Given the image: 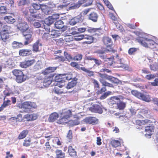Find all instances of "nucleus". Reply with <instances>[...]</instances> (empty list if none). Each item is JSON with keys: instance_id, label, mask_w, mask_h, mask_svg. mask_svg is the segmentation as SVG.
<instances>
[{"instance_id": "46", "label": "nucleus", "mask_w": 158, "mask_h": 158, "mask_svg": "<svg viewBox=\"0 0 158 158\" xmlns=\"http://www.w3.org/2000/svg\"><path fill=\"white\" fill-rule=\"evenodd\" d=\"M108 80H109L114 84H118L120 82V81L117 78L112 77L109 76Z\"/></svg>"}, {"instance_id": "20", "label": "nucleus", "mask_w": 158, "mask_h": 158, "mask_svg": "<svg viewBox=\"0 0 158 158\" xmlns=\"http://www.w3.org/2000/svg\"><path fill=\"white\" fill-rule=\"evenodd\" d=\"M91 33H94L93 35L99 36L103 33V30L100 28H93L89 30Z\"/></svg>"}, {"instance_id": "44", "label": "nucleus", "mask_w": 158, "mask_h": 158, "mask_svg": "<svg viewBox=\"0 0 158 158\" xmlns=\"http://www.w3.org/2000/svg\"><path fill=\"white\" fill-rule=\"evenodd\" d=\"M81 70L86 73L88 75L89 77L93 76L94 75L93 72L89 70L85 67L82 68Z\"/></svg>"}, {"instance_id": "22", "label": "nucleus", "mask_w": 158, "mask_h": 158, "mask_svg": "<svg viewBox=\"0 0 158 158\" xmlns=\"http://www.w3.org/2000/svg\"><path fill=\"white\" fill-rule=\"evenodd\" d=\"M31 6L33 8H31L29 10L31 14L36 13V10H40L41 8L40 5L36 3H32Z\"/></svg>"}, {"instance_id": "7", "label": "nucleus", "mask_w": 158, "mask_h": 158, "mask_svg": "<svg viewBox=\"0 0 158 158\" xmlns=\"http://www.w3.org/2000/svg\"><path fill=\"white\" fill-rule=\"evenodd\" d=\"M92 81L94 88L96 90H97L96 91L97 94L99 95L106 91V89L105 87H102L100 89H99L100 85L98 81L94 79H93Z\"/></svg>"}, {"instance_id": "45", "label": "nucleus", "mask_w": 158, "mask_h": 158, "mask_svg": "<svg viewBox=\"0 0 158 158\" xmlns=\"http://www.w3.org/2000/svg\"><path fill=\"white\" fill-rule=\"evenodd\" d=\"M4 99H6L7 96H9L10 94H13V93L9 89H6L3 92Z\"/></svg>"}, {"instance_id": "4", "label": "nucleus", "mask_w": 158, "mask_h": 158, "mask_svg": "<svg viewBox=\"0 0 158 158\" xmlns=\"http://www.w3.org/2000/svg\"><path fill=\"white\" fill-rule=\"evenodd\" d=\"M102 42L106 47V51L114 53L115 51L112 47L113 42L111 38L107 36H104L102 39Z\"/></svg>"}, {"instance_id": "17", "label": "nucleus", "mask_w": 158, "mask_h": 158, "mask_svg": "<svg viewBox=\"0 0 158 158\" xmlns=\"http://www.w3.org/2000/svg\"><path fill=\"white\" fill-rule=\"evenodd\" d=\"M57 85L54 88L53 90L54 92L57 94H60L62 93H64V91L61 88L65 86V84L64 83L58 84V83L57 84Z\"/></svg>"}, {"instance_id": "19", "label": "nucleus", "mask_w": 158, "mask_h": 158, "mask_svg": "<svg viewBox=\"0 0 158 158\" xmlns=\"http://www.w3.org/2000/svg\"><path fill=\"white\" fill-rule=\"evenodd\" d=\"M56 67H49L46 68L42 72V73L45 76L52 74V73L54 72L57 69Z\"/></svg>"}, {"instance_id": "6", "label": "nucleus", "mask_w": 158, "mask_h": 158, "mask_svg": "<svg viewBox=\"0 0 158 158\" xmlns=\"http://www.w3.org/2000/svg\"><path fill=\"white\" fill-rule=\"evenodd\" d=\"M33 34V31L31 28L29 30L27 31L26 32H24L22 34L25 37V41L24 42V45H27L32 41L33 40L32 38Z\"/></svg>"}, {"instance_id": "34", "label": "nucleus", "mask_w": 158, "mask_h": 158, "mask_svg": "<svg viewBox=\"0 0 158 158\" xmlns=\"http://www.w3.org/2000/svg\"><path fill=\"white\" fill-rule=\"evenodd\" d=\"M99 81L102 84V85L105 86L104 87H106V86H107L109 87H114L113 85L112 84L107 82L106 81L103 79H100Z\"/></svg>"}, {"instance_id": "28", "label": "nucleus", "mask_w": 158, "mask_h": 158, "mask_svg": "<svg viewBox=\"0 0 158 158\" xmlns=\"http://www.w3.org/2000/svg\"><path fill=\"white\" fill-rule=\"evenodd\" d=\"M40 18V16L38 15L30 14V15H28L26 17V18L29 22H31L34 21L35 20L36 18Z\"/></svg>"}, {"instance_id": "47", "label": "nucleus", "mask_w": 158, "mask_h": 158, "mask_svg": "<svg viewBox=\"0 0 158 158\" xmlns=\"http://www.w3.org/2000/svg\"><path fill=\"white\" fill-rule=\"evenodd\" d=\"M42 38L44 40L47 41L50 39L52 37L50 33H45L43 35Z\"/></svg>"}, {"instance_id": "36", "label": "nucleus", "mask_w": 158, "mask_h": 158, "mask_svg": "<svg viewBox=\"0 0 158 158\" xmlns=\"http://www.w3.org/2000/svg\"><path fill=\"white\" fill-rule=\"evenodd\" d=\"M55 153L56 155V158H64L65 157V153L63 152L61 150L57 149Z\"/></svg>"}, {"instance_id": "35", "label": "nucleus", "mask_w": 158, "mask_h": 158, "mask_svg": "<svg viewBox=\"0 0 158 158\" xmlns=\"http://www.w3.org/2000/svg\"><path fill=\"white\" fill-rule=\"evenodd\" d=\"M120 101L119 98L117 96H114L111 97L110 100V103L112 105L117 104L118 102Z\"/></svg>"}, {"instance_id": "53", "label": "nucleus", "mask_w": 158, "mask_h": 158, "mask_svg": "<svg viewBox=\"0 0 158 158\" xmlns=\"http://www.w3.org/2000/svg\"><path fill=\"white\" fill-rule=\"evenodd\" d=\"M31 139H25L23 143V145L25 147H28L31 144Z\"/></svg>"}, {"instance_id": "25", "label": "nucleus", "mask_w": 158, "mask_h": 158, "mask_svg": "<svg viewBox=\"0 0 158 158\" xmlns=\"http://www.w3.org/2000/svg\"><path fill=\"white\" fill-rule=\"evenodd\" d=\"M84 39L87 40V41L83 42L82 43L83 44H90L93 43L94 41V37L88 35H85Z\"/></svg>"}, {"instance_id": "13", "label": "nucleus", "mask_w": 158, "mask_h": 158, "mask_svg": "<svg viewBox=\"0 0 158 158\" xmlns=\"http://www.w3.org/2000/svg\"><path fill=\"white\" fill-rule=\"evenodd\" d=\"M151 124L149 126H146L145 127V131L146 132L145 136L147 137L150 138L152 135V133L154 131V127L152 124L151 125Z\"/></svg>"}, {"instance_id": "52", "label": "nucleus", "mask_w": 158, "mask_h": 158, "mask_svg": "<svg viewBox=\"0 0 158 158\" xmlns=\"http://www.w3.org/2000/svg\"><path fill=\"white\" fill-rule=\"evenodd\" d=\"M32 50L35 52L39 51V42H36L33 45Z\"/></svg>"}, {"instance_id": "32", "label": "nucleus", "mask_w": 158, "mask_h": 158, "mask_svg": "<svg viewBox=\"0 0 158 158\" xmlns=\"http://www.w3.org/2000/svg\"><path fill=\"white\" fill-rule=\"evenodd\" d=\"M52 38H56L60 35V31L56 30H52L50 33Z\"/></svg>"}, {"instance_id": "30", "label": "nucleus", "mask_w": 158, "mask_h": 158, "mask_svg": "<svg viewBox=\"0 0 158 158\" xmlns=\"http://www.w3.org/2000/svg\"><path fill=\"white\" fill-rule=\"evenodd\" d=\"M1 38L2 41L6 42L9 37V34L3 32H0Z\"/></svg>"}, {"instance_id": "8", "label": "nucleus", "mask_w": 158, "mask_h": 158, "mask_svg": "<svg viewBox=\"0 0 158 158\" xmlns=\"http://www.w3.org/2000/svg\"><path fill=\"white\" fill-rule=\"evenodd\" d=\"M34 103L29 102H25L18 104V106L20 108L27 110L31 109L32 108H34L33 106Z\"/></svg>"}, {"instance_id": "50", "label": "nucleus", "mask_w": 158, "mask_h": 158, "mask_svg": "<svg viewBox=\"0 0 158 158\" xmlns=\"http://www.w3.org/2000/svg\"><path fill=\"white\" fill-rule=\"evenodd\" d=\"M157 76H158V74H157V76L155 74H148L145 76V78L148 80H150L151 79H154Z\"/></svg>"}, {"instance_id": "41", "label": "nucleus", "mask_w": 158, "mask_h": 158, "mask_svg": "<svg viewBox=\"0 0 158 158\" xmlns=\"http://www.w3.org/2000/svg\"><path fill=\"white\" fill-rule=\"evenodd\" d=\"M110 144L111 146L114 148L117 147L120 145L119 141L115 139L112 140L110 142Z\"/></svg>"}, {"instance_id": "3", "label": "nucleus", "mask_w": 158, "mask_h": 158, "mask_svg": "<svg viewBox=\"0 0 158 158\" xmlns=\"http://www.w3.org/2000/svg\"><path fill=\"white\" fill-rule=\"evenodd\" d=\"M12 72L13 75L15 77V80L17 83H21L26 80L27 76L24 74L23 70L19 69H14Z\"/></svg>"}, {"instance_id": "1", "label": "nucleus", "mask_w": 158, "mask_h": 158, "mask_svg": "<svg viewBox=\"0 0 158 158\" xmlns=\"http://www.w3.org/2000/svg\"><path fill=\"white\" fill-rule=\"evenodd\" d=\"M59 114L60 117L57 121V123L59 124L64 125L67 123L68 120L72 116L71 110L67 109L62 110Z\"/></svg>"}, {"instance_id": "43", "label": "nucleus", "mask_w": 158, "mask_h": 158, "mask_svg": "<svg viewBox=\"0 0 158 158\" xmlns=\"http://www.w3.org/2000/svg\"><path fill=\"white\" fill-rule=\"evenodd\" d=\"M13 47L14 48H22L23 45L21 43H19L16 41H14L12 44Z\"/></svg>"}, {"instance_id": "63", "label": "nucleus", "mask_w": 158, "mask_h": 158, "mask_svg": "<svg viewBox=\"0 0 158 158\" xmlns=\"http://www.w3.org/2000/svg\"><path fill=\"white\" fill-rule=\"evenodd\" d=\"M65 56L66 58L69 61L73 60V58L69 54L67 53H66V54L65 55Z\"/></svg>"}, {"instance_id": "51", "label": "nucleus", "mask_w": 158, "mask_h": 158, "mask_svg": "<svg viewBox=\"0 0 158 158\" xmlns=\"http://www.w3.org/2000/svg\"><path fill=\"white\" fill-rule=\"evenodd\" d=\"M5 99H4V98H3V102L2 104L5 107L8 106L11 104V101L10 100L7 99L6 100Z\"/></svg>"}, {"instance_id": "26", "label": "nucleus", "mask_w": 158, "mask_h": 158, "mask_svg": "<svg viewBox=\"0 0 158 158\" xmlns=\"http://www.w3.org/2000/svg\"><path fill=\"white\" fill-rule=\"evenodd\" d=\"M55 80L58 83L60 82L61 84L64 83V75L61 74L57 75L55 77Z\"/></svg>"}, {"instance_id": "61", "label": "nucleus", "mask_w": 158, "mask_h": 158, "mask_svg": "<svg viewBox=\"0 0 158 158\" xmlns=\"http://www.w3.org/2000/svg\"><path fill=\"white\" fill-rule=\"evenodd\" d=\"M111 93L110 92H108L105 93L104 94H102L100 97V99L101 100H102L106 98L108 95H109Z\"/></svg>"}, {"instance_id": "18", "label": "nucleus", "mask_w": 158, "mask_h": 158, "mask_svg": "<svg viewBox=\"0 0 158 158\" xmlns=\"http://www.w3.org/2000/svg\"><path fill=\"white\" fill-rule=\"evenodd\" d=\"M19 55L21 56H27L32 55V51L29 49H21L19 51Z\"/></svg>"}, {"instance_id": "12", "label": "nucleus", "mask_w": 158, "mask_h": 158, "mask_svg": "<svg viewBox=\"0 0 158 158\" xmlns=\"http://www.w3.org/2000/svg\"><path fill=\"white\" fill-rule=\"evenodd\" d=\"M18 29L21 31L22 34L29 30V27L27 23H20L17 25Z\"/></svg>"}, {"instance_id": "31", "label": "nucleus", "mask_w": 158, "mask_h": 158, "mask_svg": "<svg viewBox=\"0 0 158 158\" xmlns=\"http://www.w3.org/2000/svg\"><path fill=\"white\" fill-rule=\"evenodd\" d=\"M28 133V131L25 130L23 131L19 135L18 139H22L25 138Z\"/></svg>"}, {"instance_id": "42", "label": "nucleus", "mask_w": 158, "mask_h": 158, "mask_svg": "<svg viewBox=\"0 0 158 158\" xmlns=\"http://www.w3.org/2000/svg\"><path fill=\"white\" fill-rule=\"evenodd\" d=\"M71 127L78 125L80 124V122L78 120H68V123Z\"/></svg>"}, {"instance_id": "56", "label": "nucleus", "mask_w": 158, "mask_h": 158, "mask_svg": "<svg viewBox=\"0 0 158 158\" xmlns=\"http://www.w3.org/2000/svg\"><path fill=\"white\" fill-rule=\"evenodd\" d=\"M82 57V55L81 54H77L73 57V60L76 61H80Z\"/></svg>"}, {"instance_id": "59", "label": "nucleus", "mask_w": 158, "mask_h": 158, "mask_svg": "<svg viewBox=\"0 0 158 158\" xmlns=\"http://www.w3.org/2000/svg\"><path fill=\"white\" fill-rule=\"evenodd\" d=\"M117 29L120 31H123L124 30L123 28L122 25L119 23L118 22H117L115 24Z\"/></svg>"}, {"instance_id": "54", "label": "nucleus", "mask_w": 158, "mask_h": 158, "mask_svg": "<svg viewBox=\"0 0 158 158\" xmlns=\"http://www.w3.org/2000/svg\"><path fill=\"white\" fill-rule=\"evenodd\" d=\"M150 69L151 70L156 71L158 70V65L156 63L153 64L150 66Z\"/></svg>"}, {"instance_id": "16", "label": "nucleus", "mask_w": 158, "mask_h": 158, "mask_svg": "<svg viewBox=\"0 0 158 158\" xmlns=\"http://www.w3.org/2000/svg\"><path fill=\"white\" fill-rule=\"evenodd\" d=\"M98 15L95 11L91 12L88 15V19L94 23L97 22L98 21Z\"/></svg>"}, {"instance_id": "11", "label": "nucleus", "mask_w": 158, "mask_h": 158, "mask_svg": "<svg viewBox=\"0 0 158 158\" xmlns=\"http://www.w3.org/2000/svg\"><path fill=\"white\" fill-rule=\"evenodd\" d=\"M54 75V74H50L45 77L43 82V85L45 87H47L51 84Z\"/></svg>"}, {"instance_id": "40", "label": "nucleus", "mask_w": 158, "mask_h": 158, "mask_svg": "<svg viewBox=\"0 0 158 158\" xmlns=\"http://www.w3.org/2000/svg\"><path fill=\"white\" fill-rule=\"evenodd\" d=\"M11 27L7 25H4L3 27L2 30L0 32H3L9 34L11 31Z\"/></svg>"}, {"instance_id": "27", "label": "nucleus", "mask_w": 158, "mask_h": 158, "mask_svg": "<svg viewBox=\"0 0 158 158\" xmlns=\"http://www.w3.org/2000/svg\"><path fill=\"white\" fill-rule=\"evenodd\" d=\"M4 19L7 23L9 24H12L15 22V19L10 15L5 16Z\"/></svg>"}, {"instance_id": "58", "label": "nucleus", "mask_w": 158, "mask_h": 158, "mask_svg": "<svg viewBox=\"0 0 158 158\" xmlns=\"http://www.w3.org/2000/svg\"><path fill=\"white\" fill-rule=\"evenodd\" d=\"M84 35H78L74 36V39L76 41H80L84 39Z\"/></svg>"}, {"instance_id": "64", "label": "nucleus", "mask_w": 158, "mask_h": 158, "mask_svg": "<svg viewBox=\"0 0 158 158\" xmlns=\"http://www.w3.org/2000/svg\"><path fill=\"white\" fill-rule=\"evenodd\" d=\"M151 85L153 86H158V78L155 79L153 81L151 82Z\"/></svg>"}, {"instance_id": "2", "label": "nucleus", "mask_w": 158, "mask_h": 158, "mask_svg": "<svg viewBox=\"0 0 158 158\" xmlns=\"http://www.w3.org/2000/svg\"><path fill=\"white\" fill-rule=\"evenodd\" d=\"M136 40L139 43L145 47L151 49H158V44L155 42L153 40L141 37H138Z\"/></svg>"}, {"instance_id": "48", "label": "nucleus", "mask_w": 158, "mask_h": 158, "mask_svg": "<svg viewBox=\"0 0 158 158\" xmlns=\"http://www.w3.org/2000/svg\"><path fill=\"white\" fill-rule=\"evenodd\" d=\"M64 82L66 80H69L71 79L73 80V78L74 77H73V75L71 74H64Z\"/></svg>"}, {"instance_id": "9", "label": "nucleus", "mask_w": 158, "mask_h": 158, "mask_svg": "<svg viewBox=\"0 0 158 158\" xmlns=\"http://www.w3.org/2000/svg\"><path fill=\"white\" fill-rule=\"evenodd\" d=\"M35 62L34 59L25 60L20 63V66L23 68H26L33 65Z\"/></svg>"}, {"instance_id": "49", "label": "nucleus", "mask_w": 158, "mask_h": 158, "mask_svg": "<svg viewBox=\"0 0 158 158\" xmlns=\"http://www.w3.org/2000/svg\"><path fill=\"white\" fill-rule=\"evenodd\" d=\"M54 21H55L53 20L50 16H49L48 18L46 19L45 21V23L47 25L50 26L53 23Z\"/></svg>"}, {"instance_id": "24", "label": "nucleus", "mask_w": 158, "mask_h": 158, "mask_svg": "<svg viewBox=\"0 0 158 158\" xmlns=\"http://www.w3.org/2000/svg\"><path fill=\"white\" fill-rule=\"evenodd\" d=\"M77 78L75 77H74L73 78V80L70 82L68 83L67 86L66 87L68 89H71L75 86L77 83Z\"/></svg>"}, {"instance_id": "57", "label": "nucleus", "mask_w": 158, "mask_h": 158, "mask_svg": "<svg viewBox=\"0 0 158 158\" xmlns=\"http://www.w3.org/2000/svg\"><path fill=\"white\" fill-rule=\"evenodd\" d=\"M67 138L69 139V142L72 141L73 139L72 131L71 130H69L67 135Z\"/></svg>"}, {"instance_id": "37", "label": "nucleus", "mask_w": 158, "mask_h": 158, "mask_svg": "<svg viewBox=\"0 0 158 158\" xmlns=\"http://www.w3.org/2000/svg\"><path fill=\"white\" fill-rule=\"evenodd\" d=\"M55 26L58 29H62L64 26V23L62 20H59L56 22Z\"/></svg>"}, {"instance_id": "33", "label": "nucleus", "mask_w": 158, "mask_h": 158, "mask_svg": "<svg viewBox=\"0 0 158 158\" xmlns=\"http://www.w3.org/2000/svg\"><path fill=\"white\" fill-rule=\"evenodd\" d=\"M68 152L69 155L72 157H74L76 156V152L71 146H70L68 147Z\"/></svg>"}, {"instance_id": "15", "label": "nucleus", "mask_w": 158, "mask_h": 158, "mask_svg": "<svg viewBox=\"0 0 158 158\" xmlns=\"http://www.w3.org/2000/svg\"><path fill=\"white\" fill-rule=\"evenodd\" d=\"M86 2V6L91 5L92 3V1L91 0H79L77 3L75 4L73 7L75 8H78L83 4Z\"/></svg>"}, {"instance_id": "60", "label": "nucleus", "mask_w": 158, "mask_h": 158, "mask_svg": "<svg viewBox=\"0 0 158 158\" xmlns=\"http://www.w3.org/2000/svg\"><path fill=\"white\" fill-rule=\"evenodd\" d=\"M73 38L71 35L66 36L64 38V40L66 42H69L73 40Z\"/></svg>"}, {"instance_id": "39", "label": "nucleus", "mask_w": 158, "mask_h": 158, "mask_svg": "<svg viewBox=\"0 0 158 158\" xmlns=\"http://www.w3.org/2000/svg\"><path fill=\"white\" fill-rule=\"evenodd\" d=\"M117 103V106L118 108L120 110H123L126 106V104L125 102L121 101H118Z\"/></svg>"}, {"instance_id": "23", "label": "nucleus", "mask_w": 158, "mask_h": 158, "mask_svg": "<svg viewBox=\"0 0 158 158\" xmlns=\"http://www.w3.org/2000/svg\"><path fill=\"white\" fill-rule=\"evenodd\" d=\"M59 117V114L56 112H53L49 115L48 118L49 122L52 123L56 121Z\"/></svg>"}, {"instance_id": "38", "label": "nucleus", "mask_w": 158, "mask_h": 158, "mask_svg": "<svg viewBox=\"0 0 158 158\" xmlns=\"http://www.w3.org/2000/svg\"><path fill=\"white\" fill-rule=\"evenodd\" d=\"M81 21L80 18L77 17H75L71 19L69 22L70 24L72 25H73L76 24L77 23H79Z\"/></svg>"}, {"instance_id": "14", "label": "nucleus", "mask_w": 158, "mask_h": 158, "mask_svg": "<svg viewBox=\"0 0 158 158\" xmlns=\"http://www.w3.org/2000/svg\"><path fill=\"white\" fill-rule=\"evenodd\" d=\"M91 112L94 113H97L100 114L102 113L103 110L102 108L98 105H94L89 108Z\"/></svg>"}, {"instance_id": "21", "label": "nucleus", "mask_w": 158, "mask_h": 158, "mask_svg": "<svg viewBox=\"0 0 158 158\" xmlns=\"http://www.w3.org/2000/svg\"><path fill=\"white\" fill-rule=\"evenodd\" d=\"M135 124L136 125L139 126H141L149 124L150 125V123H152V122L148 119L145 120H137L135 121Z\"/></svg>"}, {"instance_id": "62", "label": "nucleus", "mask_w": 158, "mask_h": 158, "mask_svg": "<svg viewBox=\"0 0 158 158\" xmlns=\"http://www.w3.org/2000/svg\"><path fill=\"white\" fill-rule=\"evenodd\" d=\"M0 11L1 14H6L7 13V9L6 6H1L0 7Z\"/></svg>"}, {"instance_id": "29", "label": "nucleus", "mask_w": 158, "mask_h": 158, "mask_svg": "<svg viewBox=\"0 0 158 158\" xmlns=\"http://www.w3.org/2000/svg\"><path fill=\"white\" fill-rule=\"evenodd\" d=\"M106 61L107 63H105L104 65L105 68H109L113 64V58L110 57L107 58Z\"/></svg>"}, {"instance_id": "5", "label": "nucleus", "mask_w": 158, "mask_h": 158, "mask_svg": "<svg viewBox=\"0 0 158 158\" xmlns=\"http://www.w3.org/2000/svg\"><path fill=\"white\" fill-rule=\"evenodd\" d=\"M131 92L133 95L143 101L147 102H149L150 101V98L148 95L144 94L136 90H132Z\"/></svg>"}, {"instance_id": "55", "label": "nucleus", "mask_w": 158, "mask_h": 158, "mask_svg": "<svg viewBox=\"0 0 158 158\" xmlns=\"http://www.w3.org/2000/svg\"><path fill=\"white\" fill-rule=\"evenodd\" d=\"M110 18L113 21V23L115 24L116 23L118 22V18L116 16L113 14H111L110 15Z\"/></svg>"}, {"instance_id": "10", "label": "nucleus", "mask_w": 158, "mask_h": 158, "mask_svg": "<svg viewBox=\"0 0 158 158\" xmlns=\"http://www.w3.org/2000/svg\"><path fill=\"white\" fill-rule=\"evenodd\" d=\"M84 121L87 124L96 125L98 124V120L95 117L89 116L84 119Z\"/></svg>"}]
</instances>
